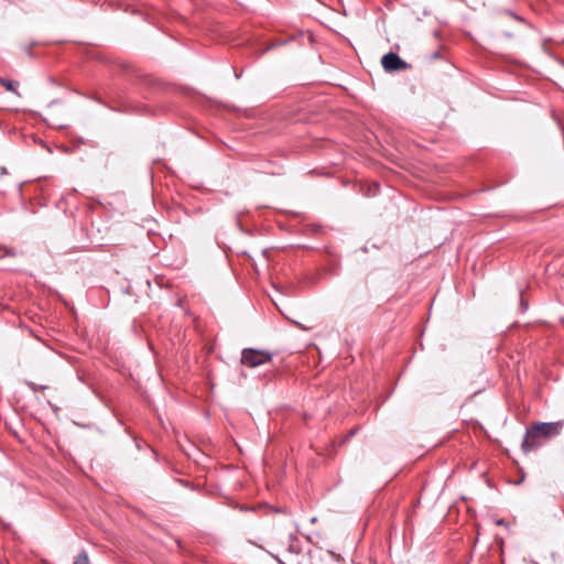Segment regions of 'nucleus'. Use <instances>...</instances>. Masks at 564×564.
Instances as JSON below:
<instances>
[{"instance_id": "f257e3e1", "label": "nucleus", "mask_w": 564, "mask_h": 564, "mask_svg": "<svg viewBox=\"0 0 564 564\" xmlns=\"http://www.w3.org/2000/svg\"><path fill=\"white\" fill-rule=\"evenodd\" d=\"M564 423L558 422H539L527 430L522 442L523 452L528 453L541 446L544 441L558 435L563 430Z\"/></svg>"}, {"instance_id": "f03ea898", "label": "nucleus", "mask_w": 564, "mask_h": 564, "mask_svg": "<svg viewBox=\"0 0 564 564\" xmlns=\"http://www.w3.org/2000/svg\"><path fill=\"white\" fill-rule=\"evenodd\" d=\"M272 359V354L265 350L246 348L241 354V364L250 368L264 365Z\"/></svg>"}, {"instance_id": "7ed1b4c3", "label": "nucleus", "mask_w": 564, "mask_h": 564, "mask_svg": "<svg viewBox=\"0 0 564 564\" xmlns=\"http://www.w3.org/2000/svg\"><path fill=\"white\" fill-rule=\"evenodd\" d=\"M381 65L387 72H398L409 67L406 62H404L398 54L392 52L382 56Z\"/></svg>"}, {"instance_id": "20e7f679", "label": "nucleus", "mask_w": 564, "mask_h": 564, "mask_svg": "<svg viewBox=\"0 0 564 564\" xmlns=\"http://www.w3.org/2000/svg\"><path fill=\"white\" fill-rule=\"evenodd\" d=\"M0 85H2L7 90L19 95L18 94V87H19L18 82L6 79V78H0Z\"/></svg>"}, {"instance_id": "39448f33", "label": "nucleus", "mask_w": 564, "mask_h": 564, "mask_svg": "<svg viewBox=\"0 0 564 564\" xmlns=\"http://www.w3.org/2000/svg\"><path fill=\"white\" fill-rule=\"evenodd\" d=\"M74 564H89L88 554L85 551L80 552L76 557Z\"/></svg>"}, {"instance_id": "423d86ee", "label": "nucleus", "mask_w": 564, "mask_h": 564, "mask_svg": "<svg viewBox=\"0 0 564 564\" xmlns=\"http://www.w3.org/2000/svg\"><path fill=\"white\" fill-rule=\"evenodd\" d=\"M282 564H284V563H282Z\"/></svg>"}]
</instances>
